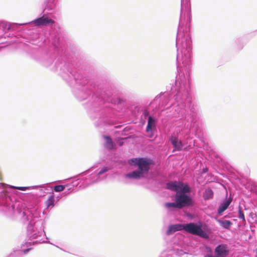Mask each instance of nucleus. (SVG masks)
<instances>
[{
  "mask_svg": "<svg viewBox=\"0 0 257 257\" xmlns=\"http://www.w3.org/2000/svg\"><path fill=\"white\" fill-rule=\"evenodd\" d=\"M191 39L190 35L177 34L176 46L177 49L176 63L179 77H176L175 85L171 87L174 102L167 108L170 117H183L188 122H195L199 112L197 105L192 103L189 71L191 65Z\"/></svg>",
  "mask_w": 257,
  "mask_h": 257,
  "instance_id": "obj_1",
  "label": "nucleus"
},
{
  "mask_svg": "<svg viewBox=\"0 0 257 257\" xmlns=\"http://www.w3.org/2000/svg\"><path fill=\"white\" fill-rule=\"evenodd\" d=\"M10 188L0 183V209L6 213L7 215H13L20 218L24 224H28L27 237L32 241L30 244L47 242L44 231L45 221L39 219L41 211L36 207L22 208L18 207L15 210V206L10 196L9 190Z\"/></svg>",
  "mask_w": 257,
  "mask_h": 257,
  "instance_id": "obj_2",
  "label": "nucleus"
},
{
  "mask_svg": "<svg viewBox=\"0 0 257 257\" xmlns=\"http://www.w3.org/2000/svg\"><path fill=\"white\" fill-rule=\"evenodd\" d=\"M72 78L66 80L70 86H72V92L76 98L79 101L88 99L87 105L89 107V114L92 119L100 118L104 116H109L112 110L104 104V100L93 94L91 96L92 90L99 88V85L94 79H89L81 74H73L70 71Z\"/></svg>",
  "mask_w": 257,
  "mask_h": 257,
  "instance_id": "obj_3",
  "label": "nucleus"
},
{
  "mask_svg": "<svg viewBox=\"0 0 257 257\" xmlns=\"http://www.w3.org/2000/svg\"><path fill=\"white\" fill-rule=\"evenodd\" d=\"M129 163L138 167V169L127 173L124 175L125 179L131 180H140L147 175L151 168V165L153 164V161L150 159L146 158H136L131 159Z\"/></svg>",
  "mask_w": 257,
  "mask_h": 257,
  "instance_id": "obj_4",
  "label": "nucleus"
},
{
  "mask_svg": "<svg viewBox=\"0 0 257 257\" xmlns=\"http://www.w3.org/2000/svg\"><path fill=\"white\" fill-rule=\"evenodd\" d=\"M191 8L190 0H181L180 21L177 34L183 33L190 35Z\"/></svg>",
  "mask_w": 257,
  "mask_h": 257,
  "instance_id": "obj_5",
  "label": "nucleus"
},
{
  "mask_svg": "<svg viewBox=\"0 0 257 257\" xmlns=\"http://www.w3.org/2000/svg\"><path fill=\"white\" fill-rule=\"evenodd\" d=\"M57 0H46L45 2V8L42 13V16L37 18L34 21L30 22L34 23L35 26H48L52 25L54 23L47 15L53 14L57 8ZM29 23L22 24V25H27Z\"/></svg>",
  "mask_w": 257,
  "mask_h": 257,
  "instance_id": "obj_6",
  "label": "nucleus"
},
{
  "mask_svg": "<svg viewBox=\"0 0 257 257\" xmlns=\"http://www.w3.org/2000/svg\"><path fill=\"white\" fill-rule=\"evenodd\" d=\"M109 170L107 167H104L101 169H96V167H92L91 169L83 172L80 175L83 176L86 175V177H82L80 181V182H84L86 180L89 181L86 186H88L94 183H97L106 178V175L101 176L105 173L107 172Z\"/></svg>",
  "mask_w": 257,
  "mask_h": 257,
  "instance_id": "obj_7",
  "label": "nucleus"
},
{
  "mask_svg": "<svg viewBox=\"0 0 257 257\" xmlns=\"http://www.w3.org/2000/svg\"><path fill=\"white\" fill-rule=\"evenodd\" d=\"M60 59H62V58H58L55 63V66L57 70L60 69L61 75L64 80H69L70 78H72L70 71L72 72L73 74H79L76 67L77 64L74 60L67 58L63 62H60Z\"/></svg>",
  "mask_w": 257,
  "mask_h": 257,
  "instance_id": "obj_8",
  "label": "nucleus"
},
{
  "mask_svg": "<svg viewBox=\"0 0 257 257\" xmlns=\"http://www.w3.org/2000/svg\"><path fill=\"white\" fill-rule=\"evenodd\" d=\"M208 230L209 228L207 225L206 224L203 225L200 221L197 223L190 222L184 224V230L205 239L209 237L208 233L206 232Z\"/></svg>",
  "mask_w": 257,
  "mask_h": 257,
  "instance_id": "obj_9",
  "label": "nucleus"
},
{
  "mask_svg": "<svg viewBox=\"0 0 257 257\" xmlns=\"http://www.w3.org/2000/svg\"><path fill=\"white\" fill-rule=\"evenodd\" d=\"M174 198L182 209L193 204V200L190 194L176 193Z\"/></svg>",
  "mask_w": 257,
  "mask_h": 257,
  "instance_id": "obj_10",
  "label": "nucleus"
},
{
  "mask_svg": "<svg viewBox=\"0 0 257 257\" xmlns=\"http://www.w3.org/2000/svg\"><path fill=\"white\" fill-rule=\"evenodd\" d=\"M156 129V119L152 116H149L148 119V124L146 127V132L149 134V137L152 138L154 136V132Z\"/></svg>",
  "mask_w": 257,
  "mask_h": 257,
  "instance_id": "obj_11",
  "label": "nucleus"
},
{
  "mask_svg": "<svg viewBox=\"0 0 257 257\" xmlns=\"http://www.w3.org/2000/svg\"><path fill=\"white\" fill-rule=\"evenodd\" d=\"M169 92L161 93L158 95L154 99V101L157 103L159 102V105L161 107H165L168 104V98H167L169 95Z\"/></svg>",
  "mask_w": 257,
  "mask_h": 257,
  "instance_id": "obj_12",
  "label": "nucleus"
},
{
  "mask_svg": "<svg viewBox=\"0 0 257 257\" xmlns=\"http://www.w3.org/2000/svg\"><path fill=\"white\" fill-rule=\"evenodd\" d=\"M21 25L22 24H8L7 22H0V34H3L6 30L14 29Z\"/></svg>",
  "mask_w": 257,
  "mask_h": 257,
  "instance_id": "obj_13",
  "label": "nucleus"
},
{
  "mask_svg": "<svg viewBox=\"0 0 257 257\" xmlns=\"http://www.w3.org/2000/svg\"><path fill=\"white\" fill-rule=\"evenodd\" d=\"M215 257H226L228 253L226 245L219 244L215 249Z\"/></svg>",
  "mask_w": 257,
  "mask_h": 257,
  "instance_id": "obj_14",
  "label": "nucleus"
},
{
  "mask_svg": "<svg viewBox=\"0 0 257 257\" xmlns=\"http://www.w3.org/2000/svg\"><path fill=\"white\" fill-rule=\"evenodd\" d=\"M170 140L176 151H180L183 150V145L182 142L179 140L177 137L172 135Z\"/></svg>",
  "mask_w": 257,
  "mask_h": 257,
  "instance_id": "obj_15",
  "label": "nucleus"
},
{
  "mask_svg": "<svg viewBox=\"0 0 257 257\" xmlns=\"http://www.w3.org/2000/svg\"><path fill=\"white\" fill-rule=\"evenodd\" d=\"M183 230H184V224L177 223L170 225L168 226V229L166 231V234L169 235L176 231Z\"/></svg>",
  "mask_w": 257,
  "mask_h": 257,
  "instance_id": "obj_16",
  "label": "nucleus"
},
{
  "mask_svg": "<svg viewBox=\"0 0 257 257\" xmlns=\"http://www.w3.org/2000/svg\"><path fill=\"white\" fill-rule=\"evenodd\" d=\"M190 192L191 188L188 185L179 182L178 191L176 193L189 194Z\"/></svg>",
  "mask_w": 257,
  "mask_h": 257,
  "instance_id": "obj_17",
  "label": "nucleus"
},
{
  "mask_svg": "<svg viewBox=\"0 0 257 257\" xmlns=\"http://www.w3.org/2000/svg\"><path fill=\"white\" fill-rule=\"evenodd\" d=\"M231 200L229 199L228 200H225L224 202H223L219 206L218 208V213L219 214H221L222 212H223L229 206L230 204Z\"/></svg>",
  "mask_w": 257,
  "mask_h": 257,
  "instance_id": "obj_18",
  "label": "nucleus"
},
{
  "mask_svg": "<svg viewBox=\"0 0 257 257\" xmlns=\"http://www.w3.org/2000/svg\"><path fill=\"white\" fill-rule=\"evenodd\" d=\"M179 182L172 181L167 183L166 188L171 191H175L176 193L178 191Z\"/></svg>",
  "mask_w": 257,
  "mask_h": 257,
  "instance_id": "obj_19",
  "label": "nucleus"
},
{
  "mask_svg": "<svg viewBox=\"0 0 257 257\" xmlns=\"http://www.w3.org/2000/svg\"><path fill=\"white\" fill-rule=\"evenodd\" d=\"M103 138L105 140L104 144V147L108 150H112L113 148V143L110 137L108 136H103Z\"/></svg>",
  "mask_w": 257,
  "mask_h": 257,
  "instance_id": "obj_20",
  "label": "nucleus"
},
{
  "mask_svg": "<svg viewBox=\"0 0 257 257\" xmlns=\"http://www.w3.org/2000/svg\"><path fill=\"white\" fill-rule=\"evenodd\" d=\"M217 221L222 228L226 229H229L230 226L232 224V223L230 220L217 219Z\"/></svg>",
  "mask_w": 257,
  "mask_h": 257,
  "instance_id": "obj_21",
  "label": "nucleus"
},
{
  "mask_svg": "<svg viewBox=\"0 0 257 257\" xmlns=\"http://www.w3.org/2000/svg\"><path fill=\"white\" fill-rule=\"evenodd\" d=\"M203 197L204 200H209L213 197V192L210 188L206 189L203 193Z\"/></svg>",
  "mask_w": 257,
  "mask_h": 257,
  "instance_id": "obj_22",
  "label": "nucleus"
},
{
  "mask_svg": "<svg viewBox=\"0 0 257 257\" xmlns=\"http://www.w3.org/2000/svg\"><path fill=\"white\" fill-rule=\"evenodd\" d=\"M17 189L22 190V191H26L27 190H31V189H39L40 191H43V187L42 186H28V187H15Z\"/></svg>",
  "mask_w": 257,
  "mask_h": 257,
  "instance_id": "obj_23",
  "label": "nucleus"
},
{
  "mask_svg": "<svg viewBox=\"0 0 257 257\" xmlns=\"http://www.w3.org/2000/svg\"><path fill=\"white\" fill-rule=\"evenodd\" d=\"M165 206L166 208L170 210H172L173 208L182 209L176 200H175V202H174L166 203L165 204Z\"/></svg>",
  "mask_w": 257,
  "mask_h": 257,
  "instance_id": "obj_24",
  "label": "nucleus"
},
{
  "mask_svg": "<svg viewBox=\"0 0 257 257\" xmlns=\"http://www.w3.org/2000/svg\"><path fill=\"white\" fill-rule=\"evenodd\" d=\"M53 62V58L47 56L41 60L42 64L46 67L49 66Z\"/></svg>",
  "mask_w": 257,
  "mask_h": 257,
  "instance_id": "obj_25",
  "label": "nucleus"
},
{
  "mask_svg": "<svg viewBox=\"0 0 257 257\" xmlns=\"http://www.w3.org/2000/svg\"><path fill=\"white\" fill-rule=\"evenodd\" d=\"M55 201V198L54 194H53L51 196H50L47 199V200L46 201V204L47 206V207H49L50 206L53 207Z\"/></svg>",
  "mask_w": 257,
  "mask_h": 257,
  "instance_id": "obj_26",
  "label": "nucleus"
},
{
  "mask_svg": "<svg viewBox=\"0 0 257 257\" xmlns=\"http://www.w3.org/2000/svg\"><path fill=\"white\" fill-rule=\"evenodd\" d=\"M173 254H174V256H182L183 255H186L187 253L184 251L183 250L181 249H177L176 250H174L173 251Z\"/></svg>",
  "mask_w": 257,
  "mask_h": 257,
  "instance_id": "obj_27",
  "label": "nucleus"
},
{
  "mask_svg": "<svg viewBox=\"0 0 257 257\" xmlns=\"http://www.w3.org/2000/svg\"><path fill=\"white\" fill-rule=\"evenodd\" d=\"M65 188V185H57L54 187V191L56 192H59L64 190Z\"/></svg>",
  "mask_w": 257,
  "mask_h": 257,
  "instance_id": "obj_28",
  "label": "nucleus"
},
{
  "mask_svg": "<svg viewBox=\"0 0 257 257\" xmlns=\"http://www.w3.org/2000/svg\"><path fill=\"white\" fill-rule=\"evenodd\" d=\"M53 44L56 48L58 49L60 47L59 39L55 37L53 41Z\"/></svg>",
  "mask_w": 257,
  "mask_h": 257,
  "instance_id": "obj_29",
  "label": "nucleus"
},
{
  "mask_svg": "<svg viewBox=\"0 0 257 257\" xmlns=\"http://www.w3.org/2000/svg\"><path fill=\"white\" fill-rule=\"evenodd\" d=\"M238 218L242 220H245V217L243 211L241 210L240 207L239 206L238 210Z\"/></svg>",
  "mask_w": 257,
  "mask_h": 257,
  "instance_id": "obj_30",
  "label": "nucleus"
},
{
  "mask_svg": "<svg viewBox=\"0 0 257 257\" xmlns=\"http://www.w3.org/2000/svg\"><path fill=\"white\" fill-rule=\"evenodd\" d=\"M160 257H175L173 253L164 252L161 254Z\"/></svg>",
  "mask_w": 257,
  "mask_h": 257,
  "instance_id": "obj_31",
  "label": "nucleus"
},
{
  "mask_svg": "<svg viewBox=\"0 0 257 257\" xmlns=\"http://www.w3.org/2000/svg\"><path fill=\"white\" fill-rule=\"evenodd\" d=\"M241 39H237L235 40V43L237 45H238V47L239 48H242V45H241L240 46H239V44L241 43Z\"/></svg>",
  "mask_w": 257,
  "mask_h": 257,
  "instance_id": "obj_32",
  "label": "nucleus"
},
{
  "mask_svg": "<svg viewBox=\"0 0 257 257\" xmlns=\"http://www.w3.org/2000/svg\"><path fill=\"white\" fill-rule=\"evenodd\" d=\"M30 249H31V248H27V249H24L23 250L24 253H25V254L27 253Z\"/></svg>",
  "mask_w": 257,
  "mask_h": 257,
  "instance_id": "obj_33",
  "label": "nucleus"
},
{
  "mask_svg": "<svg viewBox=\"0 0 257 257\" xmlns=\"http://www.w3.org/2000/svg\"><path fill=\"white\" fill-rule=\"evenodd\" d=\"M205 257H215V256H213L210 254H208V255H206Z\"/></svg>",
  "mask_w": 257,
  "mask_h": 257,
  "instance_id": "obj_34",
  "label": "nucleus"
},
{
  "mask_svg": "<svg viewBox=\"0 0 257 257\" xmlns=\"http://www.w3.org/2000/svg\"><path fill=\"white\" fill-rule=\"evenodd\" d=\"M208 169L207 168H205V169H203V172H206L207 171Z\"/></svg>",
  "mask_w": 257,
  "mask_h": 257,
  "instance_id": "obj_35",
  "label": "nucleus"
},
{
  "mask_svg": "<svg viewBox=\"0 0 257 257\" xmlns=\"http://www.w3.org/2000/svg\"><path fill=\"white\" fill-rule=\"evenodd\" d=\"M148 114H149V112H146L145 113V116H147V115H148Z\"/></svg>",
  "mask_w": 257,
  "mask_h": 257,
  "instance_id": "obj_36",
  "label": "nucleus"
},
{
  "mask_svg": "<svg viewBox=\"0 0 257 257\" xmlns=\"http://www.w3.org/2000/svg\"><path fill=\"white\" fill-rule=\"evenodd\" d=\"M13 256H14V254H11L8 257H13Z\"/></svg>",
  "mask_w": 257,
  "mask_h": 257,
  "instance_id": "obj_37",
  "label": "nucleus"
}]
</instances>
